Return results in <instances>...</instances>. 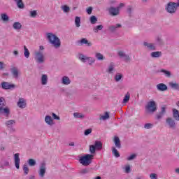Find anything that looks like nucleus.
<instances>
[{"instance_id": "nucleus-62", "label": "nucleus", "mask_w": 179, "mask_h": 179, "mask_svg": "<svg viewBox=\"0 0 179 179\" xmlns=\"http://www.w3.org/2000/svg\"><path fill=\"white\" fill-rule=\"evenodd\" d=\"M160 113H162V114H166V106H162Z\"/></svg>"}, {"instance_id": "nucleus-57", "label": "nucleus", "mask_w": 179, "mask_h": 179, "mask_svg": "<svg viewBox=\"0 0 179 179\" xmlns=\"http://www.w3.org/2000/svg\"><path fill=\"white\" fill-rule=\"evenodd\" d=\"M163 115H164V113H162V112H159L157 115V120H160V119L163 118Z\"/></svg>"}, {"instance_id": "nucleus-36", "label": "nucleus", "mask_w": 179, "mask_h": 179, "mask_svg": "<svg viewBox=\"0 0 179 179\" xmlns=\"http://www.w3.org/2000/svg\"><path fill=\"white\" fill-rule=\"evenodd\" d=\"M162 73H164L166 78H171V72L165 70V69H161L159 71Z\"/></svg>"}, {"instance_id": "nucleus-53", "label": "nucleus", "mask_w": 179, "mask_h": 179, "mask_svg": "<svg viewBox=\"0 0 179 179\" xmlns=\"http://www.w3.org/2000/svg\"><path fill=\"white\" fill-rule=\"evenodd\" d=\"M92 129H86L85 131H84V135L85 136H87V135H90V134H92Z\"/></svg>"}, {"instance_id": "nucleus-61", "label": "nucleus", "mask_w": 179, "mask_h": 179, "mask_svg": "<svg viewBox=\"0 0 179 179\" xmlns=\"http://www.w3.org/2000/svg\"><path fill=\"white\" fill-rule=\"evenodd\" d=\"M150 178L151 179H157V176L155 173H151L150 175Z\"/></svg>"}, {"instance_id": "nucleus-34", "label": "nucleus", "mask_w": 179, "mask_h": 179, "mask_svg": "<svg viewBox=\"0 0 179 179\" xmlns=\"http://www.w3.org/2000/svg\"><path fill=\"white\" fill-rule=\"evenodd\" d=\"M13 27L15 30H20L22 29V24L19 22H15L13 23Z\"/></svg>"}, {"instance_id": "nucleus-25", "label": "nucleus", "mask_w": 179, "mask_h": 179, "mask_svg": "<svg viewBox=\"0 0 179 179\" xmlns=\"http://www.w3.org/2000/svg\"><path fill=\"white\" fill-rule=\"evenodd\" d=\"M41 85H45L48 83V76L47 74H43L41 78Z\"/></svg>"}, {"instance_id": "nucleus-24", "label": "nucleus", "mask_w": 179, "mask_h": 179, "mask_svg": "<svg viewBox=\"0 0 179 179\" xmlns=\"http://www.w3.org/2000/svg\"><path fill=\"white\" fill-rule=\"evenodd\" d=\"M113 142L117 149H121V141L120 140V138L118 136L114 137Z\"/></svg>"}, {"instance_id": "nucleus-18", "label": "nucleus", "mask_w": 179, "mask_h": 179, "mask_svg": "<svg viewBox=\"0 0 179 179\" xmlns=\"http://www.w3.org/2000/svg\"><path fill=\"white\" fill-rule=\"evenodd\" d=\"M117 55H119L120 58H124V61L131 60V57H129V55L125 54V52H124L123 51H119L117 52Z\"/></svg>"}, {"instance_id": "nucleus-48", "label": "nucleus", "mask_w": 179, "mask_h": 179, "mask_svg": "<svg viewBox=\"0 0 179 179\" xmlns=\"http://www.w3.org/2000/svg\"><path fill=\"white\" fill-rule=\"evenodd\" d=\"M131 98V95L129 94V92L124 96L123 99V103H128L129 101V99Z\"/></svg>"}, {"instance_id": "nucleus-38", "label": "nucleus", "mask_w": 179, "mask_h": 179, "mask_svg": "<svg viewBox=\"0 0 179 179\" xmlns=\"http://www.w3.org/2000/svg\"><path fill=\"white\" fill-rule=\"evenodd\" d=\"M15 3H17V6L19 9H24V3H23L22 0H19Z\"/></svg>"}, {"instance_id": "nucleus-2", "label": "nucleus", "mask_w": 179, "mask_h": 179, "mask_svg": "<svg viewBox=\"0 0 179 179\" xmlns=\"http://www.w3.org/2000/svg\"><path fill=\"white\" fill-rule=\"evenodd\" d=\"M93 159H94V155L87 154L86 155L80 157L79 163L82 164V166L87 167V166H90V164H92V160Z\"/></svg>"}, {"instance_id": "nucleus-42", "label": "nucleus", "mask_w": 179, "mask_h": 179, "mask_svg": "<svg viewBox=\"0 0 179 179\" xmlns=\"http://www.w3.org/2000/svg\"><path fill=\"white\" fill-rule=\"evenodd\" d=\"M24 55L25 58H29L30 57V52L29 51V49H27V47L26 45L24 46Z\"/></svg>"}, {"instance_id": "nucleus-44", "label": "nucleus", "mask_w": 179, "mask_h": 179, "mask_svg": "<svg viewBox=\"0 0 179 179\" xmlns=\"http://www.w3.org/2000/svg\"><path fill=\"white\" fill-rule=\"evenodd\" d=\"M110 118V114L108 112H106L104 115H101L99 120H103V121H106V120H108Z\"/></svg>"}, {"instance_id": "nucleus-31", "label": "nucleus", "mask_w": 179, "mask_h": 179, "mask_svg": "<svg viewBox=\"0 0 179 179\" xmlns=\"http://www.w3.org/2000/svg\"><path fill=\"white\" fill-rule=\"evenodd\" d=\"M155 42L157 45H164V41L162 38V36H157L155 38Z\"/></svg>"}, {"instance_id": "nucleus-35", "label": "nucleus", "mask_w": 179, "mask_h": 179, "mask_svg": "<svg viewBox=\"0 0 179 179\" xmlns=\"http://www.w3.org/2000/svg\"><path fill=\"white\" fill-rule=\"evenodd\" d=\"M103 27H104L102 24L95 26L93 28V31L94 33H99V31L103 30Z\"/></svg>"}, {"instance_id": "nucleus-15", "label": "nucleus", "mask_w": 179, "mask_h": 179, "mask_svg": "<svg viewBox=\"0 0 179 179\" xmlns=\"http://www.w3.org/2000/svg\"><path fill=\"white\" fill-rule=\"evenodd\" d=\"M115 71V64L114 62L110 63L106 69L107 73L113 74Z\"/></svg>"}, {"instance_id": "nucleus-10", "label": "nucleus", "mask_w": 179, "mask_h": 179, "mask_svg": "<svg viewBox=\"0 0 179 179\" xmlns=\"http://www.w3.org/2000/svg\"><path fill=\"white\" fill-rule=\"evenodd\" d=\"M143 45L147 48L149 51H156V45L155 43H149V42H143Z\"/></svg>"}, {"instance_id": "nucleus-55", "label": "nucleus", "mask_w": 179, "mask_h": 179, "mask_svg": "<svg viewBox=\"0 0 179 179\" xmlns=\"http://www.w3.org/2000/svg\"><path fill=\"white\" fill-rule=\"evenodd\" d=\"M131 172V166L129 165H127L125 166V173L127 174H129V173Z\"/></svg>"}, {"instance_id": "nucleus-26", "label": "nucleus", "mask_w": 179, "mask_h": 179, "mask_svg": "<svg viewBox=\"0 0 179 179\" xmlns=\"http://www.w3.org/2000/svg\"><path fill=\"white\" fill-rule=\"evenodd\" d=\"M45 122L48 124V125H54V120H52V117L50 115H46L45 117Z\"/></svg>"}, {"instance_id": "nucleus-9", "label": "nucleus", "mask_w": 179, "mask_h": 179, "mask_svg": "<svg viewBox=\"0 0 179 179\" xmlns=\"http://www.w3.org/2000/svg\"><path fill=\"white\" fill-rule=\"evenodd\" d=\"M15 124H16V120H7L5 122L6 127H7L8 131L12 133L16 132V129L13 127V125H15Z\"/></svg>"}, {"instance_id": "nucleus-60", "label": "nucleus", "mask_w": 179, "mask_h": 179, "mask_svg": "<svg viewBox=\"0 0 179 179\" xmlns=\"http://www.w3.org/2000/svg\"><path fill=\"white\" fill-rule=\"evenodd\" d=\"M5 66H6V64H4L3 62H0V71H2V69H4Z\"/></svg>"}, {"instance_id": "nucleus-54", "label": "nucleus", "mask_w": 179, "mask_h": 179, "mask_svg": "<svg viewBox=\"0 0 179 179\" xmlns=\"http://www.w3.org/2000/svg\"><path fill=\"white\" fill-rule=\"evenodd\" d=\"M86 12L88 15H92V12H93V7L90 6L86 9Z\"/></svg>"}, {"instance_id": "nucleus-23", "label": "nucleus", "mask_w": 179, "mask_h": 179, "mask_svg": "<svg viewBox=\"0 0 179 179\" xmlns=\"http://www.w3.org/2000/svg\"><path fill=\"white\" fill-rule=\"evenodd\" d=\"M62 84L68 86V85H71V79L68 76H63L62 78Z\"/></svg>"}, {"instance_id": "nucleus-19", "label": "nucleus", "mask_w": 179, "mask_h": 179, "mask_svg": "<svg viewBox=\"0 0 179 179\" xmlns=\"http://www.w3.org/2000/svg\"><path fill=\"white\" fill-rule=\"evenodd\" d=\"M26 106L27 103L24 99L20 98L17 102V107H19V108H26Z\"/></svg>"}, {"instance_id": "nucleus-58", "label": "nucleus", "mask_w": 179, "mask_h": 179, "mask_svg": "<svg viewBox=\"0 0 179 179\" xmlns=\"http://www.w3.org/2000/svg\"><path fill=\"white\" fill-rule=\"evenodd\" d=\"M52 117L55 119V120H61V117H59V116L57 115V114L52 113Z\"/></svg>"}, {"instance_id": "nucleus-50", "label": "nucleus", "mask_w": 179, "mask_h": 179, "mask_svg": "<svg viewBox=\"0 0 179 179\" xmlns=\"http://www.w3.org/2000/svg\"><path fill=\"white\" fill-rule=\"evenodd\" d=\"M73 116L75 117V118H85V115L79 113H74Z\"/></svg>"}, {"instance_id": "nucleus-45", "label": "nucleus", "mask_w": 179, "mask_h": 179, "mask_svg": "<svg viewBox=\"0 0 179 179\" xmlns=\"http://www.w3.org/2000/svg\"><path fill=\"white\" fill-rule=\"evenodd\" d=\"M76 27H80V17L76 16L75 18Z\"/></svg>"}, {"instance_id": "nucleus-27", "label": "nucleus", "mask_w": 179, "mask_h": 179, "mask_svg": "<svg viewBox=\"0 0 179 179\" xmlns=\"http://www.w3.org/2000/svg\"><path fill=\"white\" fill-rule=\"evenodd\" d=\"M173 117L176 121H179V111L178 110L173 108Z\"/></svg>"}, {"instance_id": "nucleus-4", "label": "nucleus", "mask_w": 179, "mask_h": 179, "mask_svg": "<svg viewBox=\"0 0 179 179\" xmlns=\"http://www.w3.org/2000/svg\"><path fill=\"white\" fill-rule=\"evenodd\" d=\"M103 149V143L100 141H96L94 145H90V152L91 155H94L96 150H101Z\"/></svg>"}, {"instance_id": "nucleus-29", "label": "nucleus", "mask_w": 179, "mask_h": 179, "mask_svg": "<svg viewBox=\"0 0 179 179\" xmlns=\"http://www.w3.org/2000/svg\"><path fill=\"white\" fill-rule=\"evenodd\" d=\"M81 45L87 44V47H92V42H89L87 38H83L80 41H79Z\"/></svg>"}, {"instance_id": "nucleus-3", "label": "nucleus", "mask_w": 179, "mask_h": 179, "mask_svg": "<svg viewBox=\"0 0 179 179\" xmlns=\"http://www.w3.org/2000/svg\"><path fill=\"white\" fill-rule=\"evenodd\" d=\"M177 9L178 7H177L176 2L170 1L165 6V10L171 15H174L177 12Z\"/></svg>"}, {"instance_id": "nucleus-1", "label": "nucleus", "mask_w": 179, "mask_h": 179, "mask_svg": "<svg viewBox=\"0 0 179 179\" xmlns=\"http://www.w3.org/2000/svg\"><path fill=\"white\" fill-rule=\"evenodd\" d=\"M47 39L49 43L55 47V48H59V47H61V40L55 34L52 33H48Z\"/></svg>"}, {"instance_id": "nucleus-40", "label": "nucleus", "mask_w": 179, "mask_h": 179, "mask_svg": "<svg viewBox=\"0 0 179 179\" xmlns=\"http://www.w3.org/2000/svg\"><path fill=\"white\" fill-rule=\"evenodd\" d=\"M95 57L98 61H104V56L101 53L96 52L95 54Z\"/></svg>"}, {"instance_id": "nucleus-6", "label": "nucleus", "mask_w": 179, "mask_h": 179, "mask_svg": "<svg viewBox=\"0 0 179 179\" xmlns=\"http://www.w3.org/2000/svg\"><path fill=\"white\" fill-rule=\"evenodd\" d=\"M78 59H80L81 62H88L89 65H92V64H94V62H96V59L90 57H87L82 53H80L78 55Z\"/></svg>"}, {"instance_id": "nucleus-5", "label": "nucleus", "mask_w": 179, "mask_h": 179, "mask_svg": "<svg viewBox=\"0 0 179 179\" xmlns=\"http://www.w3.org/2000/svg\"><path fill=\"white\" fill-rule=\"evenodd\" d=\"M34 59L36 64L39 65L45 62V57L41 51H38L34 53Z\"/></svg>"}, {"instance_id": "nucleus-63", "label": "nucleus", "mask_w": 179, "mask_h": 179, "mask_svg": "<svg viewBox=\"0 0 179 179\" xmlns=\"http://www.w3.org/2000/svg\"><path fill=\"white\" fill-rule=\"evenodd\" d=\"M124 6H125V4H124V3H121L119 4V6L117 7H116L119 11H120V9H121V8H124Z\"/></svg>"}, {"instance_id": "nucleus-41", "label": "nucleus", "mask_w": 179, "mask_h": 179, "mask_svg": "<svg viewBox=\"0 0 179 179\" xmlns=\"http://www.w3.org/2000/svg\"><path fill=\"white\" fill-rule=\"evenodd\" d=\"M1 17L3 22H9V16L6 13H2Z\"/></svg>"}, {"instance_id": "nucleus-21", "label": "nucleus", "mask_w": 179, "mask_h": 179, "mask_svg": "<svg viewBox=\"0 0 179 179\" xmlns=\"http://www.w3.org/2000/svg\"><path fill=\"white\" fill-rule=\"evenodd\" d=\"M10 166V164L9 163V160L3 159H1L0 162V168L1 169H5V167H9Z\"/></svg>"}, {"instance_id": "nucleus-49", "label": "nucleus", "mask_w": 179, "mask_h": 179, "mask_svg": "<svg viewBox=\"0 0 179 179\" xmlns=\"http://www.w3.org/2000/svg\"><path fill=\"white\" fill-rule=\"evenodd\" d=\"M30 17H36L37 16V10H34L29 12Z\"/></svg>"}, {"instance_id": "nucleus-51", "label": "nucleus", "mask_w": 179, "mask_h": 179, "mask_svg": "<svg viewBox=\"0 0 179 179\" xmlns=\"http://www.w3.org/2000/svg\"><path fill=\"white\" fill-rule=\"evenodd\" d=\"M127 13H129V15L131 16L132 15V10H134V8L132 6H127Z\"/></svg>"}, {"instance_id": "nucleus-12", "label": "nucleus", "mask_w": 179, "mask_h": 179, "mask_svg": "<svg viewBox=\"0 0 179 179\" xmlns=\"http://www.w3.org/2000/svg\"><path fill=\"white\" fill-rule=\"evenodd\" d=\"M108 10L110 16H118V15H120V11L117 7L111 6L108 9Z\"/></svg>"}, {"instance_id": "nucleus-33", "label": "nucleus", "mask_w": 179, "mask_h": 179, "mask_svg": "<svg viewBox=\"0 0 179 179\" xmlns=\"http://www.w3.org/2000/svg\"><path fill=\"white\" fill-rule=\"evenodd\" d=\"M112 155H113V156H115V157L116 158H118L120 157V152H118L117 148H115V147H112Z\"/></svg>"}, {"instance_id": "nucleus-22", "label": "nucleus", "mask_w": 179, "mask_h": 179, "mask_svg": "<svg viewBox=\"0 0 179 179\" xmlns=\"http://www.w3.org/2000/svg\"><path fill=\"white\" fill-rule=\"evenodd\" d=\"M10 71L13 78H15V79H17V78H19V70L17 68L13 67L10 69Z\"/></svg>"}, {"instance_id": "nucleus-39", "label": "nucleus", "mask_w": 179, "mask_h": 179, "mask_svg": "<svg viewBox=\"0 0 179 179\" xmlns=\"http://www.w3.org/2000/svg\"><path fill=\"white\" fill-rule=\"evenodd\" d=\"M22 170L24 171V176H27V174H29V166H27V164H24L23 166H22Z\"/></svg>"}, {"instance_id": "nucleus-11", "label": "nucleus", "mask_w": 179, "mask_h": 179, "mask_svg": "<svg viewBox=\"0 0 179 179\" xmlns=\"http://www.w3.org/2000/svg\"><path fill=\"white\" fill-rule=\"evenodd\" d=\"M1 87L4 89V90H9L10 89H15L16 85H15V84H10V83L3 82L1 83Z\"/></svg>"}, {"instance_id": "nucleus-20", "label": "nucleus", "mask_w": 179, "mask_h": 179, "mask_svg": "<svg viewBox=\"0 0 179 179\" xmlns=\"http://www.w3.org/2000/svg\"><path fill=\"white\" fill-rule=\"evenodd\" d=\"M167 89V85L164 83H159L157 85V90H158L159 92H166Z\"/></svg>"}, {"instance_id": "nucleus-16", "label": "nucleus", "mask_w": 179, "mask_h": 179, "mask_svg": "<svg viewBox=\"0 0 179 179\" xmlns=\"http://www.w3.org/2000/svg\"><path fill=\"white\" fill-rule=\"evenodd\" d=\"M122 27V25L121 24H116L115 25H111L108 27L109 31H111V33H114L118 30V29H121Z\"/></svg>"}, {"instance_id": "nucleus-46", "label": "nucleus", "mask_w": 179, "mask_h": 179, "mask_svg": "<svg viewBox=\"0 0 179 179\" xmlns=\"http://www.w3.org/2000/svg\"><path fill=\"white\" fill-rule=\"evenodd\" d=\"M90 20L92 24H96L97 23V17L94 15L91 16Z\"/></svg>"}, {"instance_id": "nucleus-64", "label": "nucleus", "mask_w": 179, "mask_h": 179, "mask_svg": "<svg viewBox=\"0 0 179 179\" xmlns=\"http://www.w3.org/2000/svg\"><path fill=\"white\" fill-rule=\"evenodd\" d=\"M29 179H36V177L34 176H30Z\"/></svg>"}, {"instance_id": "nucleus-17", "label": "nucleus", "mask_w": 179, "mask_h": 179, "mask_svg": "<svg viewBox=\"0 0 179 179\" xmlns=\"http://www.w3.org/2000/svg\"><path fill=\"white\" fill-rule=\"evenodd\" d=\"M1 114H3V115H4L5 117H9L10 114V109L9 108V107H1Z\"/></svg>"}, {"instance_id": "nucleus-43", "label": "nucleus", "mask_w": 179, "mask_h": 179, "mask_svg": "<svg viewBox=\"0 0 179 179\" xmlns=\"http://www.w3.org/2000/svg\"><path fill=\"white\" fill-rule=\"evenodd\" d=\"M61 9L64 12V13H68L69 10H71V8L66 5L62 6Z\"/></svg>"}, {"instance_id": "nucleus-52", "label": "nucleus", "mask_w": 179, "mask_h": 179, "mask_svg": "<svg viewBox=\"0 0 179 179\" xmlns=\"http://www.w3.org/2000/svg\"><path fill=\"white\" fill-rule=\"evenodd\" d=\"M144 128H145V129H150L153 128V124L152 123H146L144 125Z\"/></svg>"}, {"instance_id": "nucleus-32", "label": "nucleus", "mask_w": 179, "mask_h": 179, "mask_svg": "<svg viewBox=\"0 0 179 179\" xmlns=\"http://www.w3.org/2000/svg\"><path fill=\"white\" fill-rule=\"evenodd\" d=\"M169 85L171 89H174V90H179V84L177 83L170 82Z\"/></svg>"}, {"instance_id": "nucleus-28", "label": "nucleus", "mask_w": 179, "mask_h": 179, "mask_svg": "<svg viewBox=\"0 0 179 179\" xmlns=\"http://www.w3.org/2000/svg\"><path fill=\"white\" fill-rule=\"evenodd\" d=\"M151 58H160L162 57V52L156 51L150 53Z\"/></svg>"}, {"instance_id": "nucleus-56", "label": "nucleus", "mask_w": 179, "mask_h": 179, "mask_svg": "<svg viewBox=\"0 0 179 179\" xmlns=\"http://www.w3.org/2000/svg\"><path fill=\"white\" fill-rule=\"evenodd\" d=\"M136 157V155L135 154H132L131 155L127 157V160L129 161L134 160V159H135Z\"/></svg>"}, {"instance_id": "nucleus-8", "label": "nucleus", "mask_w": 179, "mask_h": 179, "mask_svg": "<svg viewBox=\"0 0 179 179\" xmlns=\"http://www.w3.org/2000/svg\"><path fill=\"white\" fill-rule=\"evenodd\" d=\"M38 173L41 178H44V176H45V173H47V164L45 162H43L40 164Z\"/></svg>"}, {"instance_id": "nucleus-7", "label": "nucleus", "mask_w": 179, "mask_h": 179, "mask_svg": "<svg viewBox=\"0 0 179 179\" xmlns=\"http://www.w3.org/2000/svg\"><path fill=\"white\" fill-rule=\"evenodd\" d=\"M145 110L147 113H155L157 110V105L156 104V101H150L148 102Z\"/></svg>"}, {"instance_id": "nucleus-37", "label": "nucleus", "mask_w": 179, "mask_h": 179, "mask_svg": "<svg viewBox=\"0 0 179 179\" xmlns=\"http://www.w3.org/2000/svg\"><path fill=\"white\" fill-rule=\"evenodd\" d=\"M27 164H29V166H30V167H34V166L37 164V162L35 159H29L27 160Z\"/></svg>"}, {"instance_id": "nucleus-47", "label": "nucleus", "mask_w": 179, "mask_h": 179, "mask_svg": "<svg viewBox=\"0 0 179 179\" xmlns=\"http://www.w3.org/2000/svg\"><path fill=\"white\" fill-rule=\"evenodd\" d=\"M121 79H122V74L118 73L115 76V82H120Z\"/></svg>"}, {"instance_id": "nucleus-13", "label": "nucleus", "mask_w": 179, "mask_h": 179, "mask_svg": "<svg viewBox=\"0 0 179 179\" xmlns=\"http://www.w3.org/2000/svg\"><path fill=\"white\" fill-rule=\"evenodd\" d=\"M19 153H16L14 155V163L17 170H19V169H20V157H19Z\"/></svg>"}, {"instance_id": "nucleus-30", "label": "nucleus", "mask_w": 179, "mask_h": 179, "mask_svg": "<svg viewBox=\"0 0 179 179\" xmlns=\"http://www.w3.org/2000/svg\"><path fill=\"white\" fill-rule=\"evenodd\" d=\"M90 171H92V169L85 168L80 171V174H81V176H85V174H89V173H90Z\"/></svg>"}, {"instance_id": "nucleus-14", "label": "nucleus", "mask_w": 179, "mask_h": 179, "mask_svg": "<svg viewBox=\"0 0 179 179\" xmlns=\"http://www.w3.org/2000/svg\"><path fill=\"white\" fill-rule=\"evenodd\" d=\"M166 122L167 125H169V128H172L173 129L176 128V120H174V119H173L172 117L166 118Z\"/></svg>"}, {"instance_id": "nucleus-59", "label": "nucleus", "mask_w": 179, "mask_h": 179, "mask_svg": "<svg viewBox=\"0 0 179 179\" xmlns=\"http://www.w3.org/2000/svg\"><path fill=\"white\" fill-rule=\"evenodd\" d=\"M3 100H5L3 97L0 98V107H5V103H3Z\"/></svg>"}]
</instances>
